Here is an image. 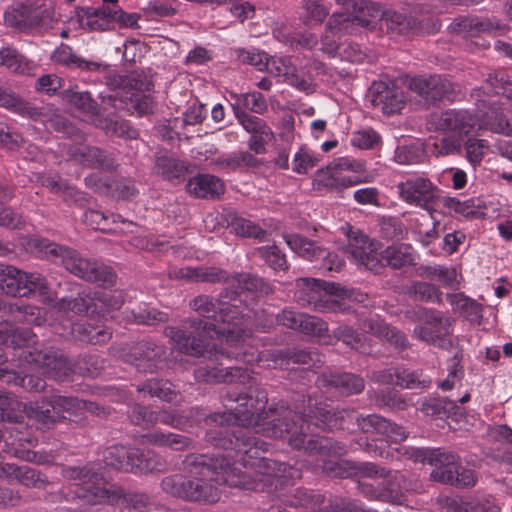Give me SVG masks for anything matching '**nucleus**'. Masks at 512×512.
Returning <instances> with one entry per match:
<instances>
[{
	"label": "nucleus",
	"mask_w": 512,
	"mask_h": 512,
	"mask_svg": "<svg viewBox=\"0 0 512 512\" xmlns=\"http://www.w3.org/2000/svg\"><path fill=\"white\" fill-rule=\"evenodd\" d=\"M217 381L239 383L242 390H229L223 396L226 411L215 412L205 418L207 423H217L220 427L209 429L205 440L215 448L229 450L236 458L233 463L224 456L190 453L182 461L183 470L190 476H200L209 481L240 487L246 490L271 491L275 482L281 484L301 478V470L287 463L261 457L268 450V444L256 437L248 428L256 431L262 428L256 425H243L236 420V410L227 404L238 405V401H229L231 393L250 394L252 384L260 387L254 373L246 368L227 366L218 369L212 375Z\"/></svg>",
	"instance_id": "f257e3e1"
},
{
	"label": "nucleus",
	"mask_w": 512,
	"mask_h": 512,
	"mask_svg": "<svg viewBox=\"0 0 512 512\" xmlns=\"http://www.w3.org/2000/svg\"><path fill=\"white\" fill-rule=\"evenodd\" d=\"M229 401H238L237 406L227 404L236 410V420L243 425H256L262 432L272 438L287 441L288 445L296 450H303L309 456L321 458L322 471L330 477H353L352 461L331 460L329 456L339 457L347 453V446L329 437L316 436L311 430L313 420L296 408L294 410L283 403L262 410L268 401L267 393L261 387L252 384L250 394L231 393Z\"/></svg>",
	"instance_id": "f03ea898"
},
{
	"label": "nucleus",
	"mask_w": 512,
	"mask_h": 512,
	"mask_svg": "<svg viewBox=\"0 0 512 512\" xmlns=\"http://www.w3.org/2000/svg\"><path fill=\"white\" fill-rule=\"evenodd\" d=\"M248 318V314L244 313L236 304L222 302L216 322L190 319L188 323L192 331L186 332L176 327L167 326L164 334L170 338L175 348L184 354L204 357L215 362H219L223 358L235 357L250 364L262 361V356L244 351L230 352L217 349L208 340L215 334L225 338L230 346H236L238 349V346L250 336L246 325Z\"/></svg>",
	"instance_id": "7ed1b4c3"
},
{
	"label": "nucleus",
	"mask_w": 512,
	"mask_h": 512,
	"mask_svg": "<svg viewBox=\"0 0 512 512\" xmlns=\"http://www.w3.org/2000/svg\"><path fill=\"white\" fill-rule=\"evenodd\" d=\"M23 245L30 253L61 264L68 272L86 282L97 284L103 288H111L116 285L117 274L112 267L84 257L73 248L36 236L25 238Z\"/></svg>",
	"instance_id": "20e7f679"
},
{
	"label": "nucleus",
	"mask_w": 512,
	"mask_h": 512,
	"mask_svg": "<svg viewBox=\"0 0 512 512\" xmlns=\"http://www.w3.org/2000/svg\"><path fill=\"white\" fill-rule=\"evenodd\" d=\"M346 13H333L321 38L322 50L335 57L341 44L335 39L338 34H356L361 28H369L372 19L378 17L379 7L370 0H335Z\"/></svg>",
	"instance_id": "39448f33"
},
{
	"label": "nucleus",
	"mask_w": 512,
	"mask_h": 512,
	"mask_svg": "<svg viewBox=\"0 0 512 512\" xmlns=\"http://www.w3.org/2000/svg\"><path fill=\"white\" fill-rule=\"evenodd\" d=\"M6 342L19 350L17 357L21 362L41 368L49 378L63 381L72 372L71 362L63 353L52 347L42 348L37 344V336L31 329L11 330Z\"/></svg>",
	"instance_id": "423d86ee"
},
{
	"label": "nucleus",
	"mask_w": 512,
	"mask_h": 512,
	"mask_svg": "<svg viewBox=\"0 0 512 512\" xmlns=\"http://www.w3.org/2000/svg\"><path fill=\"white\" fill-rule=\"evenodd\" d=\"M296 408L299 412L308 415L313 420L314 427L321 430L344 428V423L354 422L357 428L365 434L382 435L386 426V418L378 414L363 415L355 409H341L332 411L328 406L314 400L310 395L299 396L296 399Z\"/></svg>",
	"instance_id": "0eeeda50"
},
{
	"label": "nucleus",
	"mask_w": 512,
	"mask_h": 512,
	"mask_svg": "<svg viewBox=\"0 0 512 512\" xmlns=\"http://www.w3.org/2000/svg\"><path fill=\"white\" fill-rule=\"evenodd\" d=\"M297 300L304 306L320 313H349L350 307L342 300L349 299L364 303L368 296L354 289H346L334 282L315 278H300L297 280Z\"/></svg>",
	"instance_id": "6e6552de"
},
{
	"label": "nucleus",
	"mask_w": 512,
	"mask_h": 512,
	"mask_svg": "<svg viewBox=\"0 0 512 512\" xmlns=\"http://www.w3.org/2000/svg\"><path fill=\"white\" fill-rule=\"evenodd\" d=\"M61 475L77 485L74 491L76 498L89 505H115L127 496L120 487L105 480L95 462L82 466H64Z\"/></svg>",
	"instance_id": "1a4fd4ad"
},
{
	"label": "nucleus",
	"mask_w": 512,
	"mask_h": 512,
	"mask_svg": "<svg viewBox=\"0 0 512 512\" xmlns=\"http://www.w3.org/2000/svg\"><path fill=\"white\" fill-rule=\"evenodd\" d=\"M117 84L123 88L101 96L104 109L128 110L140 117L154 113L156 105L151 95L154 85L147 76L136 74L119 77Z\"/></svg>",
	"instance_id": "9d476101"
},
{
	"label": "nucleus",
	"mask_w": 512,
	"mask_h": 512,
	"mask_svg": "<svg viewBox=\"0 0 512 512\" xmlns=\"http://www.w3.org/2000/svg\"><path fill=\"white\" fill-rule=\"evenodd\" d=\"M24 414L42 429H50L55 423L66 419L64 415H58L57 411L52 408L49 398L25 404L13 394H0V417L2 420L22 423Z\"/></svg>",
	"instance_id": "9b49d317"
},
{
	"label": "nucleus",
	"mask_w": 512,
	"mask_h": 512,
	"mask_svg": "<svg viewBox=\"0 0 512 512\" xmlns=\"http://www.w3.org/2000/svg\"><path fill=\"white\" fill-rule=\"evenodd\" d=\"M58 22L52 3L26 2L12 5L4 12V23L20 31L47 30Z\"/></svg>",
	"instance_id": "f8f14e48"
},
{
	"label": "nucleus",
	"mask_w": 512,
	"mask_h": 512,
	"mask_svg": "<svg viewBox=\"0 0 512 512\" xmlns=\"http://www.w3.org/2000/svg\"><path fill=\"white\" fill-rule=\"evenodd\" d=\"M212 482L204 478L175 474L165 477L161 487L165 493L173 497L190 502L212 504L220 498V492Z\"/></svg>",
	"instance_id": "ddd939ff"
},
{
	"label": "nucleus",
	"mask_w": 512,
	"mask_h": 512,
	"mask_svg": "<svg viewBox=\"0 0 512 512\" xmlns=\"http://www.w3.org/2000/svg\"><path fill=\"white\" fill-rule=\"evenodd\" d=\"M449 31L460 35L464 40V48L469 52H476L488 47L481 38V33L504 34L508 26L497 18H479L460 16L455 18L448 26Z\"/></svg>",
	"instance_id": "4468645a"
},
{
	"label": "nucleus",
	"mask_w": 512,
	"mask_h": 512,
	"mask_svg": "<svg viewBox=\"0 0 512 512\" xmlns=\"http://www.w3.org/2000/svg\"><path fill=\"white\" fill-rule=\"evenodd\" d=\"M379 14H381V27L386 29V32L394 36H411L416 34H431L439 31L440 23L426 15L414 16L404 11L386 10L381 13L380 6Z\"/></svg>",
	"instance_id": "2eb2a0df"
},
{
	"label": "nucleus",
	"mask_w": 512,
	"mask_h": 512,
	"mask_svg": "<svg viewBox=\"0 0 512 512\" xmlns=\"http://www.w3.org/2000/svg\"><path fill=\"white\" fill-rule=\"evenodd\" d=\"M405 454L415 462L427 463L434 466L430 477L433 481L447 484L453 479V473L460 463L458 454L443 448H410Z\"/></svg>",
	"instance_id": "dca6fc26"
},
{
	"label": "nucleus",
	"mask_w": 512,
	"mask_h": 512,
	"mask_svg": "<svg viewBox=\"0 0 512 512\" xmlns=\"http://www.w3.org/2000/svg\"><path fill=\"white\" fill-rule=\"evenodd\" d=\"M166 356L164 346L150 341H141L129 348L123 355V360L133 365L138 372L154 373L164 366Z\"/></svg>",
	"instance_id": "f3484780"
},
{
	"label": "nucleus",
	"mask_w": 512,
	"mask_h": 512,
	"mask_svg": "<svg viewBox=\"0 0 512 512\" xmlns=\"http://www.w3.org/2000/svg\"><path fill=\"white\" fill-rule=\"evenodd\" d=\"M483 94L480 88L474 89L471 93V97L476 101L479 129L512 138V114L508 116L502 110L491 106L486 99L482 98Z\"/></svg>",
	"instance_id": "a211bd4d"
},
{
	"label": "nucleus",
	"mask_w": 512,
	"mask_h": 512,
	"mask_svg": "<svg viewBox=\"0 0 512 512\" xmlns=\"http://www.w3.org/2000/svg\"><path fill=\"white\" fill-rule=\"evenodd\" d=\"M400 198L410 204L427 210L432 214V205L438 198L439 188L430 179L412 176L398 184Z\"/></svg>",
	"instance_id": "6ab92c4d"
},
{
	"label": "nucleus",
	"mask_w": 512,
	"mask_h": 512,
	"mask_svg": "<svg viewBox=\"0 0 512 512\" xmlns=\"http://www.w3.org/2000/svg\"><path fill=\"white\" fill-rule=\"evenodd\" d=\"M63 151H65L69 160L87 168L113 171L118 166L114 153L99 147L64 144Z\"/></svg>",
	"instance_id": "aec40b11"
},
{
	"label": "nucleus",
	"mask_w": 512,
	"mask_h": 512,
	"mask_svg": "<svg viewBox=\"0 0 512 512\" xmlns=\"http://www.w3.org/2000/svg\"><path fill=\"white\" fill-rule=\"evenodd\" d=\"M350 230L346 248L347 253L357 264L363 265L375 274L380 273L384 264L381 263L375 244L361 231L353 230L351 227Z\"/></svg>",
	"instance_id": "412c9836"
},
{
	"label": "nucleus",
	"mask_w": 512,
	"mask_h": 512,
	"mask_svg": "<svg viewBox=\"0 0 512 512\" xmlns=\"http://www.w3.org/2000/svg\"><path fill=\"white\" fill-rule=\"evenodd\" d=\"M368 96L372 105L387 115L399 112L405 103L402 88L390 79L374 81Z\"/></svg>",
	"instance_id": "4be33fe9"
},
{
	"label": "nucleus",
	"mask_w": 512,
	"mask_h": 512,
	"mask_svg": "<svg viewBox=\"0 0 512 512\" xmlns=\"http://www.w3.org/2000/svg\"><path fill=\"white\" fill-rule=\"evenodd\" d=\"M408 88L426 104L441 102L453 93L452 83L441 75L415 76L410 79Z\"/></svg>",
	"instance_id": "5701e85b"
},
{
	"label": "nucleus",
	"mask_w": 512,
	"mask_h": 512,
	"mask_svg": "<svg viewBox=\"0 0 512 512\" xmlns=\"http://www.w3.org/2000/svg\"><path fill=\"white\" fill-rule=\"evenodd\" d=\"M315 385L324 392L335 391L343 396L360 394L365 388L364 379L350 372H324L317 376Z\"/></svg>",
	"instance_id": "b1692460"
},
{
	"label": "nucleus",
	"mask_w": 512,
	"mask_h": 512,
	"mask_svg": "<svg viewBox=\"0 0 512 512\" xmlns=\"http://www.w3.org/2000/svg\"><path fill=\"white\" fill-rule=\"evenodd\" d=\"M477 123V114L473 115L467 110L449 109L441 112L436 118L435 125L439 130L467 135Z\"/></svg>",
	"instance_id": "393cba45"
},
{
	"label": "nucleus",
	"mask_w": 512,
	"mask_h": 512,
	"mask_svg": "<svg viewBox=\"0 0 512 512\" xmlns=\"http://www.w3.org/2000/svg\"><path fill=\"white\" fill-rule=\"evenodd\" d=\"M186 189L196 198L218 199L225 192V184L215 175L198 174L188 180Z\"/></svg>",
	"instance_id": "a878e982"
},
{
	"label": "nucleus",
	"mask_w": 512,
	"mask_h": 512,
	"mask_svg": "<svg viewBox=\"0 0 512 512\" xmlns=\"http://www.w3.org/2000/svg\"><path fill=\"white\" fill-rule=\"evenodd\" d=\"M54 63L66 66L70 69H80L82 71H102L108 66L102 62L87 60L76 53L73 49L64 43H61L51 55Z\"/></svg>",
	"instance_id": "bb28decb"
},
{
	"label": "nucleus",
	"mask_w": 512,
	"mask_h": 512,
	"mask_svg": "<svg viewBox=\"0 0 512 512\" xmlns=\"http://www.w3.org/2000/svg\"><path fill=\"white\" fill-rule=\"evenodd\" d=\"M109 20L118 22L125 27H134L137 24L138 16L134 13H125L118 6L110 7L109 5H105L99 9H95L88 16L87 24L90 25L92 29H103L104 25H106Z\"/></svg>",
	"instance_id": "cd10ccee"
},
{
	"label": "nucleus",
	"mask_w": 512,
	"mask_h": 512,
	"mask_svg": "<svg viewBox=\"0 0 512 512\" xmlns=\"http://www.w3.org/2000/svg\"><path fill=\"white\" fill-rule=\"evenodd\" d=\"M139 455V449L123 445H112L103 451V462L107 468L117 471L133 472V460Z\"/></svg>",
	"instance_id": "c85d7f7f"
},
{
	"label": "nucleus",
	"mask_w": 512,
	"mask_h": 512,
	"mask_svg": "<svg viewBox=\"0 0 512 512\" xmlns=\"http://www.w3.org/2000/svg\"><path fill=\"white\" fill-rule=\"evenodd\" d=\"M360 327L366 333L385 338L398 349L404 350L409 346V342L404 333L389 326L378 318L370 317L364 320Z\"/></svg>",
	"instance_id": "c756f323"
},
{
	"label": "nucleus",
	"mask_w": 512,
	"mask_h": 512,
	"mask_svg": "<svg viewBox=\"0 0 512 512\" xmlns=\"http://www.w3.org/2000/svg\"><path fill=\"white\" fill-rule=\"evenodd\" d=\"M143 444L170 448L174 451H184L194 448V441L182 434L173 432L154 431L141 438Z\"/></svg>",
	"instance_id": "7c9ffc66"
},
{
	"label": "nucleus",
	"mask_w": 512,
	"mask_h": 512,
	"mask_svg": "<svg viewBox=\"0 0 512 512\" xmlns=\"http://www.w3.org/2000/svg\"><path fill=\"white\" fill-rule=\"evenodd\" d=\"M357 177L344 176L337 168L330 165L326 169L317 171L315 177V185L318 190L329 189L337 192L343 188L351 187L358 184Z\"/></svg>",
	"instance_id": "2f4dec72"
},
{
	"label": "nucleus",
	"mask_w": 512,
	"mask_h": 512,
	"mask_svg": "<svg viewBox=\"0 0 512 512\" xmlns=\"http://www.w3.org/2000/svg\"><path fill=\"white\" fill-rule=\"evenodd\" d=\"M7 360L6 355L0 348V365ZM0 380L6 383H12L22 387L28 392L38 393L45 389L46 382L43 378L35 375H20L14 371H9L0 367Z\"/></svg>",
	"instance_id": "473e14b6"
},
{
	"label": "nucleus",
	"mask_w": 512,
	"mask_h": 512,
	"mask_svg": "<svg viewBox=\"0 0 512 512\" xmlns=\"http://www.w3.org/2000/svg\"><path fill=\"white\" fill-rule=\"evenodd\" d=\"M379 255L381 263L383 264V261H385L393 269L415 265L417 259V254L413 247L404 243L389 246Z\"/></svg>",
	"instance_id": "72a5a7b5"
},
{
	"label": "nucleus",
	"mask_w": 512,
	"mask_h": 512,
	"mask_svg": "<svg viewBox=\"0 0 512 512\" xmlns=\"http://www.w3.org/2000/svg\"><path fill=\"white\" fill-rule=\"evenodd\" d=\"M452 328L443 329L433 326H416L413 336L427 344L434 345L440 349L450 351L454 347V341L450 337Z\"/></svg>",
	"instance_id": "f704fd0d"
},
{
	"label": "nucleus",
	"mask_w": 512,
	"mask_h": 512,
	"mask_svg": "<svg viewBox=\"0 0 512 512\" xmlns=\"http://www.w3.org/2000/svg\"><path fill=\"white\" fill-rule=\"evenodd\" d=\"M0 107L23 117L35 119L40 115L36 107L25 101L10 88L0 85Z\"/></svg>",
	"instance_id": "c9c22d12"
},
{
	"label": "nucleus",
	"mask_w": 512,
	"mask_h": 512,
	"mask_svg": "<svg viewBox=\"0 0 512 512\" xmlns=\"http://www.w3.org/2000/svg\"><path fill=\"white\" fill-rule=\"evenodd\" d=\"M24 271L12 265L0 263V292L13 297L25 296L23 285Z\"/></svg>",
	"instance_id": "e433bc0d"
},
{
	"label": "nucleus",
	"mask_w": 512,
	"mask_h": 512,
	"mask_svg": "<svg viewBox=\"0 0 512 512\" xmlns=\"http://www.w3.org/2000/svg\"><path fill=\"white\" fill-rule=\"evenodd\" d=\"M259 354L262 356V359L268 355L272 357L273 361H276L278 358H286L292 363L307 365L308 368H319L324 363L323 356L317 350H312L310 348L288 350L285 354L282 352H262Z\"/></svg>",
	"instance_id": "4c0bfd02"
},
{
	"label": "nucleus",
	"mask_w": 512,
	"mask_h": 512,
	"mask_svg": "<svg viewBox=\"0 0 512 512\" xmlns=\"http://www.w3.org/2000/svg\"><path fill=\"white\" fill-rule=\"evenodd\" d=\"M283 238L293 252L309 261H316L319 253H322L320 245L300 234H284Z\"/></svg>",
	"instance_id": "58836bf2"
},
{
	"label": "nucleus",
	"mask_w": 512,
	"mask_h": 512,
	"mask_svg": "<svg viewBox=\"0 0 512 512\" xmlns=\"http://www.w3.org/2000/svg\"><path fill=\"white\" fill-rule=\"evenodd\" d=\"M94 123L97 128H100L107 134L113 136L127 139H136L138 137V131L134 129L126 120L101 116L95 118Z\"/></svg>",
	"instance_id": "ea45409f"
},
{
	"label": "nucleus",
	"mask_w": 512,
	"mask_h": 512,
	"mask_svg": "<svg viewBox=\"0 0 512 512\" xmlns=\"http://www.w3.org/2000/svg\"><path fill=\"white\" fill-rule=\"evenodd\" d=\"M406 294L414 301L442 303V292L438 286L430 282L412 281Z\"/></svg>",
	"instance_id": "a19ab883"
},
{
	"label": "nucleus",
	"mask_w": 512,
	"mask_h": 512,
	"mask_svg": "<svg viewBox=\"0 0 512 512\" xmlns=\"http://www.w3.org/2000/svg\"><path fill=\"white\" fill-rule=\"evenodd\" d=\"M431 383V378L424 375L421 370H410L404 367H398L395 385L401 389L425 390L431 386Z\"/></svg>",
	"instance_id": "79ce46f5"
},
{
	"label": "nucleus",
	"mask_w": 512,
	"mask_h": 512,
	"mask_svg": "<svg viewBox=\"0 0 512 512\" xmlns=\"http://www.w3.org/2000/svg\"><path fill=\"white\" fill-rule=\"evenodd\" d=\"M122 512H176L150 501L144 493H128L124 498Z\"/></svg>",
	"instance_id": "37998d69"
},
{
	"label": "nucleus",
	"mask_w": 512,
	"mask_h": 512,
	"mask_svg": "<svg viewBox=\"0 0 512 512\" xmlns=\"http://www.w3.org/2000/svg\"><path fill=\"white\" fill-rule=\"evenodd\" d=\"M221 305L222 301L204 294L198 295L189 303V307L201 317V320L211 322L217 321Z\"/></svg>",
	"instance_id": "c03bdc74"
},
{
	"label": "nucleus",
	"mask_w": 512,
	"mask_h": 512,
	"mask_svg": "<svg viewBox=\"0 0 512 512\" xmlns=\"http://www.w3.org/2000/svg\"><path fill=\"white\" fill-rule=\"evenodd\" d=\"M458 406L447 398L429 397L422 401L420 410L427 416L444 418L455 414Z\"/></svg>",
	"instance_id": "a18cd8bd"
},
{
	"label": "nucleus",
	"mask_w": 512,
	"mask_h": 512,
	"mask_svg": "<svg viewBox=\"0 0 512 512\" xmlns=\"http://www.w3.org/2000/svg\"><path fill=\"white\" fill-rule=\"evenodd\" d=\"M156 173L164 179L173 180L182 177L186 171L184 162L166 154H158L155 159Z\"/></svg>",
	"instance_id": "49530a36"
},
{
	"label": "nucleus",
	"mask_w": 512,
	"mask_h": 512,
	"mask_svg": "<svg viewBox=\"0 0 512 512\" xmlns=\"http://www.w3.org/2000/svg\"><path fill=\"white\" fill-rule=\"evenodd\" d=\"M235 117L251 136L264 134L265 136H275L270 126L261 118L247 113L238 106L235 107Z\"/></svg>",
	"instance_id": "de8ad7c7"
},
{
	"label": "nucleus",
	"mask_w": 512,
	"mask_h": 512,
	"mask_svg": "<svg viewBox=\"0 0 512 512\" xmlns=\"http://www.w3.org/2000/svg\"><path fill=\"white\" fill-rule=\"evenodd\" d=\"M323 501L324 496L322 494L304 487L296 488L286 500L290 506L301 507L312 511L322 504Z\"/></svg>",
	"instance_id": "09e8293b"
},
{
	"label": "nucleus",
	"mask_w": 512,
	"mask_h": 512,
	"mask_svg": "<svg viewBox=\"0 0 512 512\" xmlns=\"http://www.w3.org/2000/svg\"><path fill=\"white\" fill-rule=\"evenodd\" d=\"M448 302L461 311V313L469 320H477L482 316V305L474 299L466 296L463 293H448L446 295Z\"/></svg>",
	"instance_id": "8fccbe9b"
},
{
	"label": "nucleus",
	"mask_w": 512,
	"mask_h": 512,
	"mask_svg": "<svg viewBox=\"0 0 512 512\" xmlns=\"http://www.w3.org/2000/svg\"><path fill=\"white\" fill-rule=\"evenodd\" d=\"M137 391L147 393L151 397H158L168 402L173 401L177 396L172 389V384L162 379H149L142 385L137 386Z\"/></svg>",
	"instance_id": "3c124183"
},
{
	"label": "nucleus",
	"mask_w": 512,
	"mask_h": 512,
	"mask_svg": "<svg viewBox=\"0 0 512 512\" xmlns=\"http://www.w3.org/2000/svg\"><path fill=\"white\" fill-rule=\"evenodd\" d=\"M330 337H327L326 343H333L332 339L336 341H341L346 346L351 349L358 350L363 344V338L358 331L349 326L347 324H340L337 328L332 331V334H329Z\"/></svg>",
	"instance_id": "603ef678"
},
{
	"label": "nucleus",
	"mask_w": 512,
	"mask_h": 512,
	"mask_svg": "<svg viewBox=\"0 0 512 512\" xmlns=\"http://www.w3.org/2000/svg\"><path fill=\"white\" fill-rule=\"evenodd\" d=\"M488 436L504 446L501 459L512 466V429L507 425H495L488 429Z\"/></svg>",
	"instance_id": "864d4df0"
},
{
	"label": "nucleus",
	"mask_w": 512,
	"mask_h": 512,
	"mask_svg": "<svg viewBox=\"0 0 512 512\" xmlns=\"http://www.w3.org/2000/svg\"><path fill=\"white\" fill-rule=\"evenodd\" d=\"M249 110L256 114H264L268 110L265 97L260 92L243 93L236 96V102L232 105L233 112L235 107Z\"/></svg>",
	"instance_id": "5fc2aeb1"
},
{
	"label": "nucleus",
	"mask_w": 512,
	"mask_h": 512,
	"mask_svg": "<svg viewBox=\"0 0 512 512\" xmlns=\"http://www.w3.org/2000/svg\"><path fill=\"white\" fill-rule=\"evenodd\" d=\"M299 332L308 336L317 337L326 342L329 336L328 324L319 317L305 314L302 321L299 322Z\"/></svg>",
	"instance_id": "6e6d98bb"
},
{
	"label": "nucleus",
	"mask_w": 512,
	"mask_h": 512,
	"mask_svg": "<svg viewBox=\"0 0 512 512\" xmlns=\"http://www.w3.org/2000/svg\"><path fill=\"white\" fill-rule=\"evenodd\" d=\"M133 466L132 473L146 474L153 471H160L163 468V462L154 451H141L139 449V455L133 460Z\"/></svg>",
	"instance_id": "4d7b16f0"
},
{
	"label": "nucleus",
	"mask_w": 512,
	"mask_h": 512,
	"mask_svg": "<svg viewBox=\"0 0 512 512\" xmlns=\"http://www.w3.org/2000/svg\"><path fill=\"white\" fill-rule=\"evenodd\" d=\"M238 288L257 295L273 293L272 285L263 278L251 274H239L236 279Z\"/></svg>",
	"instance_id": "13d9d810"
},
{
	"label": "nucleus",
	"mask_w": 512,
	"mask_h": 512,
	"mask_svg": "<svg viewBox=\"0 0 512 512\" xmlns=\"http://www.w3.org/2000/svg\"><path fill=\"white\" fill-rule=\"evenodd\" d=\"M257 254L274 271H286L288 269L286 256L276 245L259 247Z\"/></svg>",
	"instance_id": "bf43d9fd"
},
{
	"label": "nucleus",
	"mask_w": 512,
	"mask_h": 512,
	"mask_svg": "<svg viewBox=\"0 0 512 512\" xmlns=\"http://www.w3.org/2000/svg\"><path fill=\"white\" fill-rule=\"evenodd\" d=\"M0 66H4L16 73H25L29 70L28 61L12 47L0 49Z\"/></svg>",
	"instance_id": "052dcab7"
},
{
	"label": "nucleus",
	"mask_w": 512,
	"mask_h": 512,
	"mask_svg": "<svg viewBox=\"0 0 512 512\" xmlns=\"http://www.w3.org/2000/svg\"><path fill=\"white\" fill-rule=\"evenodd\" d=\"M425 151L420 144L398 146L395 150L394 160L401 165H412L423 162Z\"/></svg>",
	"instance_id": "680f3d73"
},
{
	"label": "nucleus",
	"mask_w": 512,
	"mask_h": 512,
	"mask_svg": "<svg viewBox=\"0 0 512 512\" xmlns=\"http://www.w3.org/2000/svg\"><path fill=\"white\" fill-rule=\"evenodd\" d=\"M66 97L74 107L83 113L95 116V118L101 117L98 104L88 91H68Z\"/></svg>",
	"instance_id": "e2e57ef3"
},
{
	"label": "nucleus",
	"mask_w": 512,
	"mask_h": 512,
	"mask_svg": "<svg viewBox=\"0 0 512 512\" xmlns=\"http://www.w3.org/2000/svg\"><path fill=\"white\" fill-rule=\"evenodd\" d=\"M402 479L403 475H399L394 477V479H389L381 485V502L401 505L406 501L405 494L400 485Z\"/></svg>",
	"instance_id": "0e129e2a"
},
{
	"label": "nucleus",
	"mask_w": 512,
	"mask_h": 512,
	"mask_svg": "<svg viewBox=\"0 0 512 512\" xmlns=\"http://www.w3.org/2000/svg\"><path fill=\"white\" fill-rule=\"evenodd\" d=\"M442 202L444 207L449 209L450 212L465 218L475 217L480 208V205L476 204L474 199L460 201L454 197H444Z\"/></svg>",
	"instance_id": "69168bd1"
},
{
	"label": "nucleus",
	"mask_w": 512,
	"mask_h": 512,
	"mask_svg": "<svg viewBox=\"0 0 512 512\" xmlns=\"http://www.w3.org/2000/svg\"><path fill=\"white\" fill-rule=\"evenodd\" d=\"M303 23L307 26L320 25L329 15V8L317 0H305L303 4Z\"/></svg>",
	"instance_id": "338daca9"
},
{
	"label": "nucleus",
	"mask_w": 512,
	"mask_h": 512,
	"mask_svg": "<svg viewBox=\"0 0 512 512\" xmlns=\"http://www.w3.org/2000/svg\"><path fill=\"white\" fill-rule=\"evenodd\" d=\"M495 94H502L508 99H512V75L504 70H497L490 73L486 78Z\"/></svg>",
	"instance_id": "774afa93"
}]
</instances>
